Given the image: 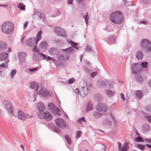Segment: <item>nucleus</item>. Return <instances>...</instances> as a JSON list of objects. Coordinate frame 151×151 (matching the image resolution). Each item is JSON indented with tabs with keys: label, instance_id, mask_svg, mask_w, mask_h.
Listing matches in <instances>:
<instances>
[{
	"label": "nucleus",
	"instance_id": "obj_6",
	"mask_svg": "<svg viewBox=\"0 0 151 151\" xmlns=\"http://www.w3.org/2000/svg\"><path fill=\"white\" fill-rule=\"evenodd\" d=\"M55 121L56 125L61 128H64L67 127L68 128V124H67L62 119L56 118L55 119Z\"/></svg>",
	"mask_w": 151,
	"mask_h": 151
},
{
	"label": "nucleus",
	"instance_id": "obj_15",
	"mask_svg": "<svg viewBox=\"0 0 151 151\" xmlns=\"http://www.w3.org/2000/svg\"><path fill=\"white\" fill-rule=\"evenodd\" d=\"M47 47V44L45 41H42L39 45L40 48L43 52L45 51Z\"/></svg>",
	"mask_w": 151,
	"mask_h": 151
},
{
	"label": "nucleus",
	"instance_id": "obj_30",
	"mask_svg": "<svg viewBox=\"0 0 151 151\" xmlns=\"http://www.w3.org/2000/svg\"><path fill=\"white\" fill-rule=\"evenodd\" d=\"M135 76L136 81L138 82L141 83L143 81V78L139 74H137Z\"/></svg>",
	"mask_w": 151,
	"mask_h": 151
},
{
	"label": "nucleus",
	"instance_id": "obj_19",
	"mask_svg": "<svg viewBox=\"0 0 151 151\" xmlns=\"http://www.w3.org/2000/svg\"><path fill=\"white\" fill-rule=\"evenodd\" d=\"M59 59L62 60H68L69 59V56L68 54H63L58 56Z\"/></svg>",
	"mask_w": 151,
	"mask_h": 151
},
{
	"label": "nucleus",
	"instance_id": "obj_29",
	"mask_svg": "<svg viewBox=\"0 0 151 151\" xmlns=\"http://www.w3.org/2000/svg\"><path fill=\"white\" fill-rule=\"evenodd\" d=\"M34 14L38 17L41 19L44 22L45 16L43 14L37 12H35Z\"/></svg>",
	"mask_w": 151,
	"mask_h": 151
},
{
	"label": "nucleus",
	"instance_id": "obj_61",
	"mask_svg": "<svg viewBox=\"0 0 151 151\" xmlns=\"http://www.w3.org/2000/svg\"><path fill=\"white\" fill-rule=\"evenodd\" d=\"M55 13H56V14H55L53 16V17H56V16L59 15L60 14V12L59 10H57L56 12H55Z\"/></svg>",
	"mask_w": 151,
	"mask_h": 151
},
{
	"label": "nucleus",
	"instance_id": "obj_33",
	"mask_svg": "<svg viewBox=\"0 0 151 151\" xmlns=\"http://www.w3.org/2000/svg\"><path fill=\"white\" fill-rule=\"evenodd\" d=\"M135 95L137 98L140 99L142 97V92L140 90L136 91L135 92Z\"/></svg>",
	"mask_w": 151,
	"mask_h": 151
},
{
	"label": "nucleus",
	"instance_id": "obj_13",
	"mask_svg": "<svg viewBox=\"0 0 151 151\" xmlns=\"http://www.w3.org/2000/svg\"><path fill=\"white\" fill-rule=\"evenodd\" d=\"M30 88L36 90V92L39 89L40 86L39 84L36 82H33L31 83L30 85Z\"/></svg>",
	"mask_w": 151,
	"mask_h": 151
},
{
	"label": "nucleus",
	"instance_id": "obj_5",
	"mask_svg": "<svg viewBox=\"0 0 151 151\" xmlns=\"http://www.w3.org/2000/svg\"><path fill=\"white\" fill-rule=\"evenodd\" d=\"M36 93L43 97L50 96L52 94L51 92L47 90L42 87H40Z\"/></svg>",
	"mask_w": 151,
	"mask_h": 151
},
{
	"label": "nucleus",
	"instance_id": "obj_64",
	"mask_svg": "<svg viewBox=\"0 0 151 151\" xmlns=\"http://www.w3.org/2000/svg\"><path fill=\"white\" fill-rule=\"evenodd\" d=\"M146 119L149 122L151 123V116H146Z\"/></svg>",
	"mask_w": 151,
	"mask_h": 151
},
{
	"label": "nucleus",
	"instance_id": "obj_12",
	"mask_svg": "<svg viewBox=\"0 0 151 151\" xmlns=\"http://www.w3.org/2000/svg\"><path fill=\"white\" fill-rule=\"evenodd\" d=\"M139 65L135 63L133 64L132 66V71L133 74H137V72L139 71L138 68Z\"/></svg>",
	"mask_w": 151,
	"mask_h": 151
},
{
	"label": "nucleus",
	"instance_id": "obj_11",
	"mask_svg": "<svg viewBox=\"0 0 151 151\" xmlns=\"http://www.w3.org/2000/svg\"><path fill=\"white\" fill-rule=\"evenodd\" d=\"M118 148L120 151H127V149L128 147V143L127 142H125L124 145L121 147V144L119 142H118Z\"/></svg>",
	"mask_w": 151,
	"mask_h": 151
},
{
	"label": "nucleus",
	"instance_id": "obj_41",
	"mask_svg": "<svg viewBox=\"0 0 151 151\" xmlns=\"http://www.w3.org/2000/svg\"><path fill=\"white\" fill-rule=\"evenodd\" d=\"M58 35L63 37H66L67 36L65 30L63 29H61V31H60V34H59Z\"/></svg>",
	"mask_w": 151,
	"mask_h": 151
},
{
	"label": "nucleus",
	"instance_id": "obj_39",
	"mask_svg": "<svg viewBox=\"0 0 151 151\" xmlns=\"http://www.w3.org/2000/svg\"><path fill=\"white\" fill-rule=\"evenodd\" d=\"M106 85L107 84L109 86V88H111L113 86L114 82L113 81L106 80Z\"/></svg>",
	"mask_w": 151,
	"mask_h": 151
},
{
	"label": "nucleus",
	"instance_id": "obj_28",
	"mask_svg": "<svg viewBox=\"0 0 151 151\" xmlns=\"http://www.w3.org/2000/svg\"><path fill=\"white\" fill-rule=\"evenodd\" d=\"M50 54L52 55H56L57 54L58 51L55 48H50L48 50Z\"/></svg>",
	"mask_w": 151,
	"mask_h": 151
},
{
	"label": "nucleus",
	"instance_id": "obj_9",
	"mask_svg": "<svg viewBox=\"0 0 151 151\" xmlns=\"http://www.w3.org/2000/svg\"><path fill=\"white\" fill-rule=\"evenodd\" d=\"M2 104L4 107L7 110L9 113L12 112V109L13 108L9 101L4 100L3 101Z\"/></svg>",
	"mask_w": 151,
	"mask_h": 151
},
{
	"label": "nucleus",
	"instance_id": "obj_63",
	"mask_svg": "<svg viewBox=\"0 0 151 151\" xmlns=\"http://www.w3.org/2000/svg\"><path fill=\"white\" fill-rule=\"evenodd\" d=\"M37 68H30L29 69V71L30 72H34L37 69Z\"/></svg>",
	"mask_w": 151,
	"mask_h": 151
},
{
	"label": "nucleus",
	"instance_id": "obj_4",
	"mask_svg": "<svg viewBox=\"0 0 151 151\" xmlns=\"http://www.w3.org/2000/svg\"><path fill=\"white\" fill-rule=\"evenodd\" d=\"M140 46L141 49L147 52L151 51V42L146 39H142L140 42Z\"/></svg>",
	"mask_w": 151,
	"mask_h": 151
},
{
	"label": "nucleus",
	"instance_id": "obj_10",
	"mask_svg": "<svg viewBox=\"0 0 151 151\" xmlns=\"http://www.w3.org/2000/svg\"><path fill=\"white\" fill-rule=\"evenodd\" d=\"M88 91V88L86 83L85 85H84L83 87H81V89L80 93V94L82 96H84L87 94Z\"/></svg>",
	"mask_w": 151,
	"mask_h": 151
},
{
	"label": "nucleus",
	"instance_id": "obj_2",
	"mask_svg": "<svg viewBox=\"0 0 151 151\" xmlns=\"http://www.w3.org/2000/svg\"><path fill=\"white\" fill-rule=\"evenodd\" d=\"M42 31L40 30L38 32L36 38L32 37L26 39L25 44L29 47H32L35 44H37L42 38Z\"/></svg>",
	"mask_w": 151,
	"mask_h": 151
},
{
	"label": "nucleus",
	"instance_id": "obj_18",
	"mask_svg": "<svg viewBox=\"0 0 151 151\" xmlns=\"http://www.w3.org/2000/svg\"><path fill=\"white\" fill-rule=\"evenodd\" d=\"M8 56V54L6 52H0V61L5 60L7 58Z\"/></svg>",
	"mask_w": 151,
	"mask_h": 151
},
{
	"label": "nucleus",
	"instance_id": "obj_51",
	"mask_svg": "<svg viewBox=\"0 0 151 151\" xmlns=\"http://www.w3.org/2000/svg\"><path fill=\"white\" fill-rule=\"evenodd\" d=\"M147 62H142L141 63V65L144 68H146L147 67Z\"/></svg>",
	"mask_w": 151,
	"mask_h": 151
},
{
	"label": "nucleus",
	"instance_id": "obj_53",
	"mask_svg": "<svg viewBox=\"0 0 151 151\" xmlns=\"http://www.w3.org/2000/svg\"><path fill=\"white\" fill-rule=\"evenodd\" d=\"M146 111L149 112H151V105L147 106L145 107Z\"/></svg>",
	"mask_w": 151,
	"mask_h": 151
},
{
	"label": "nucleus",
	"instance_id": "obj_16",
	"mask_svg": "<svg viewBox=\"0 0 151 151\" xmlns=\"http://www.w3.org/2000/svg\"><path fill=\"white\" fill-rule=\"evenodd\" d=\"M52 115L49 112H46L44 113L43 119H44L47 121H49L52 119Z\"/></svg>",
	"mask_w": 151,
	"mask_h": 151
},
{
	"label": "nucleus",
	"instance_id": "obj_23",
	"mask_svg": "<svg viewBox=\"0 0 151 151\" xmlns=\"http://www.w3.org/2000/svg\"><path fill=\"white\" fill-rule=\"evenodd\" d=\"M61 50L69 54L73 53L74 50L72 47H70L65 49H62Z\"/></svg>",
	"mask_w": 151,
	"mask_h": 151
},
{
	"label": "nucleus",
	"instance_id": "obj_45",
	"mask_svg": "<svg viewBox=\"0 0 151 151\" xmlns=\"http://www.w3.org/2000/svg\"><path fill=\"white\" fill-rule=\"evenodd\" d=\"M103 124H107L109 126H110L111 125V122L108 119H105L103 122Z\"/></svg>",
	"mask_w": 151,
	"mask_h": 151
},
{
	"label": "nucleus",
	"instance_id": "obj_55",
	"mask_svg": "<svg viewBox=\"0 0 151 151\" xmlns=\"http://www.w3.org/2000/svg\"><path fill=\"white\" fill-rule=\"evenodd\" d=\"M83 121L84 122L86 121V120L84 119V117H83L79 119L77 121L78 123H80L82 122Z\"/></svg>",
	"mask_w": 151,
	"mask_h": 151
},
{
	"label": "nucleus",
	"instance_id": "obj_57",
	"mask_svg": "<svg viewBox=\"0 0 151 151\" xmlns=\"http://www.w3.org/2000/svg\"><path fill=\"white\" fill-rule=\"evenodd\" d=\"M40 58H42L44 59L47 58V56L44 55L43 53H40Z\"/></svg>",
	"mask_w": 151,
	"mask_h": 151
},
{
	"label": "nucleus",
	"instance_id": "obj_60",
	"mask_svg": "<svg viewBox=\"0 0 151 151\" xmlns=\"http://www.w3.org/2000/svg\"><path fill=\"white\" fill-rule=\"evenodd\" d=\"M12 112H10L9 113H11L14 116H17V114L13 108L12 109Z\"/></svg>",
	"mask_w": 151,
	"mask_h": 151
},
{
	"label": "nucleus",
	"instance_id": "obj_37",
	"mask_svg": "<svg viewBox=\"0 0 151 151\" xmlns=\"http://www.w3.org/2000/svg\"><path fill=\"white\" fill-rule=\"evenodd\" d=\"M115 37L113 36H112L108 38L107 42L108 43L110 44V43H115Z\"/></svg>",
	"mask_w": 151,
	"mask_h": 151
},
{
	"label": "nucleus",
	"instance_id": "obj_44",
	"mask_svg": "<svg viewBox=\"0 0 151 151\" xmlns=\"http://www.w3.org/2000/svg\"><path fill=\"white\" fill-rule=\"evenodd\" d=\"M143 129L146 131H148L150 129V126L148 124H145L142 126Z\"/></svg>",
	"mask_w": 151,
	"mask_h": 151
},
{
	"label": "nucleus",
	"instance_id": "obj_59",
	"mask_svg": "<svg viewBox=\"0 0 151 151\" xmlns=\"http://www.w3.org/2000/svg\"><path fill=\"white\" fill-rule=\"evenodd\" d=\"M32 50L33 51L36 52H40L39 50L37 49V47L36 45L34 47Z\"/></svg>",
	"mask_w": 151,
	"mask_h": 151
},
{
	"label": "nucleus",
	"instance_id": "obj_20",
	"mask_svg": "<svg viewBox=\"0 0 151 151\" xmlns=\"http://www.w3.org/2000/svg\"><path fill=\"white\" fill-rule=\"evenodd\" d=\"M97 85L98 87L100 88L104 87L106 85V80H98L97 82Z\"/></svg>",
	"mask_w": 151,
	"mask_h": 151
},
{
	"label": "nucleus",
	"instance_id": "obj_1",
	"mask_svg": "<svg viewBox=\"0 0 151 151\" xmlns=\"http://www.w3.org/2000/svg\"><path fill=\"white\" fill-rule=\"evenodd\" d=\"M110 20L113 23L116 24H120L124 20V17L122 12L119 11H116L113 12L110 16Z\"/></svg>",
	"mask_w": 151,
	"mask_h": 151
},
{
	"label": "nucleus",
	"instance_id": "obj_21",
	"mask_svg": "<svg viewBox=\"0 0 151 151\" xmlns=\"http://www.w3.org/2000/svg\"><path fill=\"white\" fill-rule=\"evenodd\" d=\"M51 112L54 115L58 116L62 114L61 111L57 107L54 108V109Z\"/></svg>",
	"mask_w": 151,
	"mask_h": 151
},
{
	"label": "nucleus",
	"instance_id": "obj_17",
	"mask_svg": "<svg viewBox=\"0 0 151 151\" xmlns=\"http://www.w3.org/2000/svg\"><path fill=\"white\" fill-rule=\"evenodd\" d=\"M136 57L139 60H142L143 57V54L142 51L140 50H138L136 54Z\"/></svg>",
	"mask_w": 151,
	"mask_h": 151
},
{
	"label": "nucleus",
	"instance_id": "obj_35",
	"mask_svg": "<svg viewBox=\"0 0 151 151\" xmlns=\"http://www.w3.org/2000/svg\"><path fill=\"white\" fill-rule=\"evenodd\" d=\"M47 107L48 109L52 111L56 106L52 103H50L48 104Z\"/></svg>",
	"mask_w": 151,
	"mask_h": 151
},
{
	"label": "nucleus",
	"instance_id": "obj_50",
	"mask_svg": "<svg viewBox=\"0 0 151 151\" xmlns=\"http://www.w3.org/2000/svg\"><path fill=\"white\" fill-rule=\"evenodd\" d=\"M137 147L139 148L140 150H143L145 147V145L141 144H138L137 145Z\"/></svg>",
	"mask_w": 151,
	"mask_h": 151
},
{
	"label": "nucleus",
	"instance_id": "obj_3",
	"mask_svg": "<svg viewBox=\"0 0 151 151\" xmlns=\"http://www.w3.org/2000/svg\"><path fill=\"white\" fill-rule=\"evenodd\" d=\"M14 25L11 22H7L4 23L1 26L3 32L6 34H10L14 31Z\"/></svg>",
	"mask_w": 151,
	"mask_h": 151
},
{
	"label": "nucleus",
	"instance_id": "obj_32",
	"mask_svg": "<svg viewBox=\"0 0 151 151\" xmlns=\"http://www.w3.org/2000/svg\"><path fill=\"white\" fill-rule=\"evenodd\" d=\"M45 112H44V110L42 111H37V115L39 118L40 119H43L44 113Z\"/></svg>",
	"mask_w": 151,
	"mask_h": 151
},
{
	"label": "nucleus",
	"instance_id": "obj_49",
	"mask_svg": "<svg viewBox=\"0 0 151 151\" xmlns=\"http://www.w3.org/2000/svg\"><path fill=\"white\" fill-rule=\"evenodd\" d=\"M84 70L85 71L88 73H89L92 72V70L88 67L85 66L84 67Z\"/></svg>",
	"mask_w": 151,
	"mask_h": 151
},
{
	"label": "nucleus",
	"instance_id": "obj_62",
	"mask_svg": "<svg viewBox=\"0 0 151 151\" xmlns=\"http://www.w3.org/2000/svg\"><path fill=\"white\" fill-rule=\"evenodd\" d=\"M97 74L96 72H93L91 74V76L93 78L94 77L96 76Z\"/></svg>",
	"mask_w": 151,
	"mask_h": 151
},
{
	"label": "nucleus",
	"instance_id": "obj_48",
	"mask_svg": "<svg viewBox=\"0 0 151 151\" xmlns=\"http://www.w3.org/2000/svg\"><path fill=\"white\" fill-rule=\"evenodd\" d=\"M82 133V132L80 131H78L76 132L75 137V138L76 139H77L80 137Z\"/></svg>",
	"mask_w": 151,
	"mask_h": 151
},
{
	"label": "nucleus",
	"instance_id": "obj_31",
	"mask_svg": "<svg viewBox=\"0 0 151 151\" xmlns=\"http://www.w3.org/2000/svg\"><path fill=\"white\" fill-rule=\"evenodd\" d=\"M33 59L35 61H38L40 58V55L39 54L34 53L33 55Z\"/></svg>",
	"mask_w": 151,
	"mask_h": 151
},
{
	"label": "nucleus",
	"instance_id": "obj_54",
	"mask_svg": "<svg viewBox=\"0 0 151 151\" xmlns=\"http://www.w3.org/2000/svg\"><path fill=\"white\" fill-rule=\"evenodd\" d=\"M54 130L55 132H56L58 133L60 132V129L58 128L57 127L55 126L53 127V129Z\"/></svg>",
	"mask_w": 151,
	"mask_h": 151
},
{
	"label": "nucleus",
	"instance_id": "obj_43",
	"mask_svg": "<svg viewBox=\"0 0 151 151\" xmlns=\"http://www.w3.org/2000/svg\"><path fill=\"white\" fill-rule=\"evenodd\" d=\"M68 43L69 44H71V45L73 47L76 48V49H78V48L77 47H76L75 46H77L78 45V44L75 42H73L71 41H68Z\"/></svg>",
	"mask_w": 151,
	"mask_h": 151
},
{
	"label": "nucleus",
	"instance_id": "obj_34",
	"mask_svg": "<svg viewBox=\"0 0 151 151\" xmlns=\"http://www.w3.org/2000/svg\"><path fill=\"white\" fill-rule=\"evenodd\" d=\"M94 99L96 101H99L102 99V96L98 94H96L94 96Z\"/></svg>",
	"mask_w": 151,
	"mask_h": 151
},
{
	"label": "nucleus",
	"instance_id": "obj_47",
	"mask_svg": "<svg viewBox=\"0 0 151 151\" xmlns=\"http://www.w3.org/2000/svg\"><path fill=\"white\" fill-rule=\"evenodd\" d=\"M135 140L137 142H143L144 141L142 139V138L140 137H137L135 138Z\"/></svg>",
	"mask_w": 151,
	"mask_h": 151
},
{
	"label": "nucleus",
	"instance_id": "obj_8",
	"mask_svg": "<svg viewBox=\"0 0 151 151\" xmlns=\"http://www.w3.org/2000/svg\"><path fill=\"white\" fill-rule=\"evenodd\" d=\"M96 109L97 111L101 113H105L107 109L106 106L101 103H98L96 106Z\"/></svg>",
	"mask_w": 151,
	"mask_h": 151
},
{
	"label": "nucleus",
	"instance_id": "obj_7",
	"mask_svg": "<svg viewBox=\"0 0 151 151\" xmlns=\"http://www.w3.org/2000/svg\"><path fill=\"white\" fill-rule=\"evenodd\" d=\"M17 117L20 120H24L26 119L32 118L33 115H29L28 114H25L22 111H18Z\"/></svg>",
	"mask_w": 151,
	"mask_h": 151
},
{
	"label": "nucleus",
	"instance_id": "obj_36",
	"mask_svg": "<svg viewBox=\"0 0 151 151\" xmlns=\"http://www.w3.org/2000/svg\"><path fill=\"white\" fill-rule=\"evenodd\" d=\"M65 138L67 142L69 145H71V144L72 141L70 137L67 134H66L65 135Z\"/></svg>",
	"mask_w": 151,
	"mask_h": 151
},
{
	"label": "nucleus",
	"instance_id": "obj_38",
	"mask_svg": "<svg viewBox=\"0 0 151 151\" xmlns=\"http://www.w3.org/2000/svg\"><path fill=\"white\" fill-rule=\"evenodd\" d=\"M93 109V105L91 102H89L88 104L86 109V111H88L92 110Z\"/></svg>",
	"mask_w": 151,
	"mask_h": 151
},
{
	"label": "nucleus",
	"instance_id": "obj_25",
	"mask_svg": "<svg viewBox=\"0 0 151 151\" xmlns=\"http://www.w3.org/2000/svg\"><path fill=\"white\" fill-rule=\"evenodd\" d=\"M7 47L6 43L3 41H0V50H4Z\"/></svg>",
	"mask_w": 151,
	"mask_h": 151
},
{
	"label": "nucleus",
	"instance_id": "obj_46",
	"mask_svg": "<svg viewBox=\"0 0 151 151\" xmlns=\"http://www.w3.org/2000/svg\"><path fill=\"white\" fill-rule=\"evenodd\" d=\"M17 7L20 8L21 10H25V6L23 5L22 3H20L19 5Z\"/></svg>",
	"mask_w": 151,
	"mask_h": 151
},
{
	"label": "nucleus",
	"instance_id": "obj_14",
	"mask_svg": "<svg viewBox=\"0 0 151 151\" xmlns=\"http://www.w3.org/2000/svg\"><path fill=\"white\" fill-rule=\"evenodd\" d=\"M19 59L20 62L23 63L25 60L27 56L26 54L23 52H22L19 53L18 55Z\"/></svg>",
	"mask_w": 151,
	"mask_h": 151
},
{
	"label": "nucleus",
	"instance_id": "obj_52",
	"mask_svg": "<svg viewBox=\"0 0 151 151\" xmlns=\"http://www.w3.org/2000/svg\"><path fill=\"white\" fill-rule=\"evenodd\" d=\"M88 14V13L87 12L86 14L83 17V18L85 20V22L86 25H87L88 23V17H87Z\"/></svg>",
	"mask_w": 151,
	"mask_h": 151
},
{
	"label": "nucleus",
	"instance_id": "obj_56",
	"mask_svg": "<svg viewBox=\"0 0 151 151\" xmlns=\"http://www.w3.org/2000/svg\"><path fill=\"white\" fill-rule=\"evenodd\" d=\"M92 50L91 48L89 46H87L86 48V50L89 52Z\"/></svg>",
	"mask_w": 151,
	"mask_h": 151
},
{
	"label": "nucleus",
	"instance_id": "obj_42",
	"mask_svg": "<svg viewBox=\"0 0 151 151\" xmlns=\"http://www.w3.org/2000/svg\"><path fill=\"white\" fill-rule=\"evenodd\" d=\"M63 29L59 27H56L54 29V32L58 35L60 33V32Z\"/></svg>",
	"mask_w": 151,
	"mask_h": 151
},
{
	"label": "nucleus",
	"instance_id": "obj_27",
	"mask_svg": "<svg viewBox=\"0 0 151 151\" xmlns=\"http://www.w3.org/2000/svg\"><path fill=\"white\" fill-rule=\"evenodd\" d=\"M105 92L106 94L109 96H112L115 94L114 91L109 89L106 90Z\"/></svg>",
	"mask_w": 151,
	"mask_h": 151
},
{
	"label": "nucleus",
	"instance_id": "obj_24",
	"mask_svg": "<svg viewBox=\"0 0 151 151\" xmlns=\"http://www.w3.org/2000/svg\"><path fill=\"white\" fill-rule=\"evenodd\" d=\"M9 62V60H6L5 62L0 64V68H8Z\"/></svg>",
	"mask_w": 151,
	"mask_h": 151
},
{
	"label": "nucleus",
	"instance_id": "obj_40",
	"mask_svg": "<svg viewBox=\"0 0 151 151\" xmlns=\"http://www.w3.org/2000/svg\"><path fill=\"white\" fill-rule=\"evenodd\" d=\"M17 73V70L15 69L12 70L10 73V78L13 79L14 78L15 75Z\"/></svg>",
	"mask_w": 151,
	"mask_h": 151
},
{
	"label": "nucleus",
	"instance_id": "obj_22",
	"mask_svg": "<svg viewBox=\"0 0 151 151\" xmlns=\"http://www.w3.org/2000/svg\"><path fill=\"white\" fill-rule=\"evenodd\" d=\"M37 109L38 111H42L44 110L45 107L42 103L41 102L39 103L37 106Z\"/></svg>",
	"mask_w": 151,
	"mask_h": 151
},
{
	"label": "nucleus",
	"instance_id": "obj_58",
	"mask_svg": "<svg viewBox=\"0 0 151 151\" xmlns=\"http://www.w3.org/2000/svg\"><path fill=\"white\" fill-rule=\"evenodd\" d=\"M75 81V79L73 78H70L68 81V82L70 84H71L73 83Z\"/></svg>",
	"mask_w": 151,
	"mask_h": 151
},
{
	"label": "nucleus",
	"instance_id": "obj_26",
	"mask_svg": "<svg viewBox=\"0 0 151 151\" xmlns=\"http://www.w3.org/2000/svg\"><path fill=\"white\" fill-rule=\"evenodd\" d=\"M103 114L101 113H99L97 111H94L93 113V116L94 118L98 119L101 118Z\"/></svg>",
	"mask_w": 151,
	"mask_h": 151
}]
</instances>
